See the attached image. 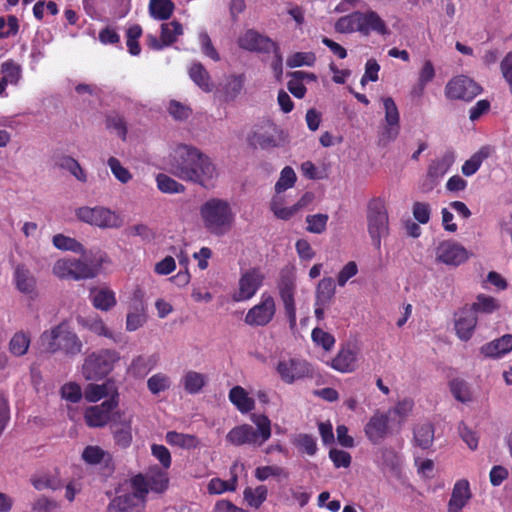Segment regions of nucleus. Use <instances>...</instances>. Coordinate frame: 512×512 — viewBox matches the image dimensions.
Listing matches in <instances>:
<instances>
[{
    "label": "nucleus",
    "instance_id": "nucleus-1",
    "mask_svg": "<svg viewBox=\"0 0 512 512\" xmlns=\"http://www.w3.org/2000/svg\"><path fill=\"white\" fill-rule=\"evenodd\" d=\"M168 171L175 177L210 188L218 177V171L211 158L198 148L179 144L168 157Z\"/></svg>",
    "mask_w": 512,
    "mask_h": 512
},
{
    "label": "nucleus",
    "instance_id": "nucleus-2",
    "mask_svg": "<svg viewBox=\"0 0 512 512\" xmlns=\"http://www.w3.org/2000/svg\"><path fill=\"white\" fill-rule=\"evenodd\" d=\"M205 230L216 237L228 234L235 225V213L230 203L221 198H210L199 209Z\"/></svg>",
    "mask_w": 512,
    "mask_h": 512
},
{
    "label": "nucleus",
    "instance_id": "nucleus-3",
    "mask_svg": "<svg viewBox=\"0 0 512 512\" xmlns=\"http://www.w3.org/2000/svg\"><path fill=\"white\" fill-rule=\"evenodd\" d=\"M250 424H241L232 428L226 435V441L233 446L261 447L271 437V420L264 414H252Z\"/></svg>",
    "mask_w": 512,
    "mask_h": 512
},
{
    "label": "nucleus",
    "instance_id": "nucleus-4",
    "mask_svg": "<svg viewBox=\"0 0 512 512\" xmlns=\"http://www.w3.org/2000/svg\"><path fill=\"white\" fill-rule=\"evenodd\" d=\"M120 359L114 350L103 349L93 352L86 359L82 367V373L86 380H98L105 377Z\"/></svg>",
    "mask_w": 512,
    "mask_h": 512
},
{
    "label": "nucleus",
    "instance_id": "nucleus-5",
    "mask_svg": "<svg viewBox=\"0 0 512 512\" xmlns=\"http://www.w3.org/2000/svg\"><path fill=\"white\" fill-rule=\"evenodd\" d=\"M368 233L373 246L380 251L381 239L389 234V219L382 201L376 199L369 203L367 210Z\"/></svg>",
    "mask_w": 512,
    "mask_h": 512
},
{
    "label": "nucleus",
    "instance_id": "nucleus-6",
    "mask_svg": "<svg viewBox=\"0 0 512 512\" xmlns=\"http://www.w3.org/2000/svg\"><path fill=\"white\" fill-rule=\"evenodd\" d=\"M75 215L80 221L101 229L119 228L123 224L118 214L103 206H82L76 210Z\"/></svg>",
    "mask_w": 512,
    "mask_h": 512
},
{
    "label": "nucleus",
    "instance_id": "nucleus-7",
    "mask_svg": "<svg viewBox=\"0 0 512 512\" xmlns=\"http://www.w3.org/2000/svg\"><path fill=\"white\" fill-rule=\"evenodd\" d=\"M279 295L284 305V311L289 320L291 330L296 327V307H295V276L290 271H282L278 283Z\"/></svg>",
    "mask_w": 512,
    "mask_h": 512
},
{
    "label": "nucleus",
    "instance_id": "nucleus-8",
    "mask_svg": "<svg viewBox=\"0 0 512 512\" xmlns=\"http://www.w3.org/2000/svg\"><path fill=\"white\" fill-rule=\"evenodd\" d=\"M118 393L99 405L90 406L85 410L84 419L89 427L100 428L112 423L113 410L118 406Z\"/></svg>",
    "mask_w": 512,
    "mask_h": 512
},
{
    "label": "nucleus",
    "instance_id": "nucleus-9",
    "mask_svg": "<svg viewBox=\"0 0 512 512\" xmlns=\"http://www.w3.org/2000/svg\"><path fill=\"white\" fill-rule=\"evenodd\" d=\"M482 91L473 79L459 75L451 79L445 87V95L449 99L471 101Z\"/></svg>",
    "mask_w": 512,
    "mask_h": 512
},
{
    "label": "nucleus",
    "instance_id": "nucleus-10",
    "mask_svg": "<svg viewBox=\"0 0 512 512\" xmlns=\"http://www.w3.org/2000/svg\"><path fill=\"white\" fill-rule=\"evenodd\" d=\"M275 312L274 298L270 294L264 293L260 303L247 312L244 321L250 326H265L273 319Z\"/></svg>",
    "mask_w": 512,
    "mask_h": 512
},
{
    "label": "nucleus",
    "instance_id": "nucleus-11",
    "mask_svg": "<svg viewBox=\"0 0 512 512\" xmlns=\"http://www.w3.org/2000/svg\"><path fill=\"white\" fill-rule=\"evenodd\" d=\"M276 370L282 381L287 384H292L299 379L313 376V370L310 364L300 359L281 360L277 364Z\"/></svg>",
    "mask_w": 512,
    "mask_h": 512
},
{
    "label": "nucleus",
    "instance_id": "nucleus-12",
    "mask_svg": "<svg viewBox=\"0 0 512 512\" xmlns=\"http://www.w3.org/2000/svg\"><path fill=\"white\" fill-rule=\"evenodd\" d=\"M13 284L19 293L31 301H34L39 295L37 279L25 264L19 263L14 266Z\"/></svg>",
    "mask_w": 512,
    "mask_h": 512
},
{
    "label": "nucleus",
    "instance_id": "nucleus-13",
    "mask_svg": "<svg viewBox=\"0 0 512 512\" xmlns=\"http://www.w3.org/2000/svg\"><path fill=\"white\" fill-rule=\"evenodd\" d=\"M115 444L123 449L132 442V415L123 411H115L110 425Z\"/></svg>",
    "mask_w": 512,
    "mask_h": 512
},
{
    "label": "nucleus",
    "instance_id": "nucleus-14",
    "mask_svg": "<svg viewBox=\"0 0 512 512\" xmlns=\"http://www.w3.org/2000/svg\"><path fill=\"white\" fill-rule=\"evenodd\" d=\"M436 260L451 266H459L469 258L468 251L455 241H443L436 248Z\"/></svg>",
    "mask_w": 512,
    "mask_h": 512
},
{
    "label": "nucleus",
    "instance_id": "nucleus-15",
    "mask_svg": "<svg viewBox=\"0 0 512 512\" xmlns=\"http://www.w3.org/2000/svg\"><path fill=\"white\" fill-rule=\"evenodd\" d=\"M263 280L264 275L257 268L245 272L239 280V289L233 295V300L240 302L252 298L261 287Z\"/></svg>",
    "mask_w": 512,
    "mask_h": 512
},
{
    "label": "nucleus",
    "instance_id": "nucleus-16",
    "mask_svg": "<svg viewBox=\"0 0 512 512\" xmlns=\"http://www.w3.org/2000/svg\"><path fill=\"white\" fill-rule=\"evenodd\" d=\"M382 102L385 111L386 123L382 132V137L388 141H393L400 133V114L393 98L383 97Z\"/></svg>",
    "mask_w": 512,
    "mask_h": 512
},
{
    "label": "nucleus",
    "instance_id": "nucleus-17",
    "mask_svg": "<svg viewBox=\"0 0 512 512\" xmlns=\"http://www.w3.org/2000/svg\"><path fill=\"white\" fill-rule=\"evenodd\" d=\"M238 45L242 49L248 51L269 53L271 52L272 48L275 47L276 43L269 37L264 36L253 29H250L239 37Z\"/></svg>",
    "mask_w": 512,
    "mask_h": 512
},
{
    "label": "nucleus",
    "instance_id": "nucleus-18",
    "mask_svg": "<svg viewBox=\"0 0 512 512\" xmlns=\"http://www.w3.org/2000/svg\"><path fill=\"white\" fill-rule=\"evenodd\" d=\"M358 349L354 344L347 343L341 347L331 360V367L341 373L353 372L357 367Z\"/></svg>",
    "mask_w": 512,
    "mask_h": 512
},
{
    "label": "nucleus",
    "instance_id": "nucleus-19",
    "mask_svg": "<svg viewBox=\"0 0 512 512\" xmlns=\"http://www.w3.org/2000/svg\"><path fill=\"white\" fill-rule=\"evenodd\" d=\"M277 132V127L273 124L257 128L248 135V144L253 148L262 149L277 147L279 145L276 138Z\"/></svg>",
    "mask_w": 512,
    "mask_h": 512
},
{
    "label": "nucleus",
    "instance_id": "nucleus-20",
    "mask_svg": "<svg viewBox=\"0 0 512 512\" xmlns=\"http://www.w3.org/2000/svg\"><path fill=\"white\" fill-rule=\"evenodd\" d=\"M477 315L473 309L468 307L462 308L455 314V331L457 336L464 341H468L474 332L477 324Z\"/></svg>",
    "mask_w": 512,
    "mask_h": 512
},
{
    "label": "nucleus",
    "instance_id": "nucleus-21",
    "mask_svg": "<svg viewBox=\"0 0 512 512\" xmlns=\"http://www.w3.org/2000/svg\"><path fill=\"white\" fill-rule=\"evenodd\" d=\"M359 17V32L362 35H369L371 32H376L380 35H388L389 29L385 22L375 11L360 12Z\"/></svg>",
    "mask_w": 512,
    "mask_h": 512
},
{
    "label": "nucleus",
    "instance_id": "nucleus-22",
    "mask_svg": "<svg viewBox=\"0 0 512 512\" xmlns=\"http://www.w3.org/2000/svg\"><path fill=\"white\" fill-rule=\"evenodd\" d=\"M388 416L375 413L365 425V434L373 444H379L388 433Z\"/></svg>",
    "mask_w": 512,
    "mask_h": 512
},
{
    "label": "nucleus",
    "instance_id": "nucleus-23",
    "mask_svg": "<svg viewBox=\"0 0 512 512\" xmlns=\"http://www.w3.org/2000/svg\"><path fill=\"white\" fill-rule=\"evenodd\" d=\"M144 500L134 493H127L115 497L108 505L110 512H141L144 508Z\"/></svg>",
    "mask_w": 512,
    "mask_h": 512
},
{
    "label": "nucleus",
    "instance_id": "nucleus-24",
    "mask_svg": "<svg viewBox=\"0 0 512 512\" xmlns=\"http://www.w3.org/2000/svg\"><path fill=\"white\" fill-rule=\"evenodd\" d=\"M512 351V334H505L480 347V353L487 358H500Z\"/></svg>",
    "mask_w": 512,
    "mask_h": 512
},
{
    "label": "nucleus",
    "instance_id": "nucleus-25",
    "mask_svg": "<svg viewBox=\"0 0 512 512\" xmlns=\"http://www.w3.org/2000/svg\"><path fill=\"white\" fill-rule=\"evenodd\" d=\"M469 482L465 479L455 483L448 503L449 512H459L470 498Z\"/></svg>",
    "mask_w": 512,
    "mask_h": 512
},
{
    "label": "nucleus",
    "instance_id": "nucleus-26",
    "mask_svg": "<svg viewBox=\"0 0 512 512\" xmlns=\"http://www.w3.org/2000/svg\"><path fill=\"white\" fill-rule=\"evenodd\" d=\"M90 299L93 303V306L96 309H99L102 311H109L117 303L115 293L106 287L105 288H92L90 290Z\"/></svg>",
    "mask_w": 512,
    "mask_h": 512
},
{
    "label": "nucleus",
    "instance_id": "nucleus-27",
    "mask_svg": "<svg viewBox=\"0 0 512 512\" xmlns=\"http://www.w3.org/2000/svg\"><path fill=\"white\" fill-rule=\"evenodd\" d=\"M158 362L157 355H140L132 360L128 372L135 378H144Z\"/></svg>",
    "mask_w": 512,
    "mask_h": 512
},
{
    "label": "nucleus",
    "instance_id": "nucleus-28",
    "mask_svg": "<svg viewBox=\"0 0 512 512\" xmlns=\"http://www.w3.org/2000/svg\"><path fill=\"white\" fill-rule=\"evenodd\" d=\"M454 160V154L450 151L444 153L440 158L433 160L428 167V177L433 182L438 181L447 173Z\"/></svg>",
    "mask_w": 512,
    "mask_h": 512
},
{
    "label": "nucleus",
    "instance_id": "nucleus-29",
    "mask_svg": "<svg viewBox=\"0 0 512 512\" xmlns=\"http://www.w3.org/2000/svg\"><path fill=\"white\" fill-rule=\"evenodd\" d=\"M336 293V286L332 277H326L318 282L315 291V301L319 305H330Z\"/></svg>",
    "mask_w": 512,
    "mask_h": 512
},
{
    "label": "nucleus",
    "instance_id": "nucleus-30",
    "mask_svg": "<svg viewBox=\"0 0 512 512\" xmlns=\"http://www.w3.org/2000/svg\"><path fill=\"white\" fill-rule=\"evenodd\" d=\"M63 326L58 325L49 331H45L40 336V343L43 351L55 353L60 350Z\"/></svg>",
    "mask_w": 512,
    "mask_h": 512
},
{
    "label": "nucleus",
    "instance_id": "nucleus-31",
    "mask_svg": "<svg viewBox=\"0 0 512 512\" xmlns=\"http://www.w3.org/2000/svg\"><path fill=\"white\" fill-rule=\"evenodd\" d=\"M229 400L241 413H248L255 406V401L248 396V393L241 386H235L230 390Z\"/></svg>",
    "mask_w": 512,
    "mask_h": 512
},
{
    "label": "nucleus",
    "instance_id": "nucleus-32",
    "mask_svg": "<svg viewBox=\"0 0 512 512\" xmlns=\"http://www.w3.org/2000/svg\"><path fill=\"white\" fill-rule=\"evenodd\" d=\"M55 166L60 169L67 170L71 173L78 181L86 182L87 175L79 162L71 156L61 155L55 158Z\"/></svg>",
    "mask_w": 512,
    "mask_h": 512
},
{
    "label": "nucleus",
    "instance_id": "nucleus-33",
    "mask_svg": "<svg viewBox=\"0 0 512 512\" xmlns=\"http://www.w3.org/2000/svg\"><path fill=\"white\" fill-rule=\"evenodd\" d=\"M117 393L114 385L110 382L99 384L90 383L84 390V396L89 402H97L106 396H112Z\"/></svg>",
    "mask_w": 512,
    "mask_h": 512
},
{
    "label": "nucleus",
    "instance_id": "nucleus-34",
    "mask_svg": "<svg viewBox=\"0 0 512 512\" xmlns=\"http://www.w3.org/2000/svg\"><path fill=\"white\" fill-rule=\"evenodd\" d=\"M189 76L193 82L204 92H211L213 84L210 81L208 71L201 63H194L189 68Z\"/></svg>",
    "mask_w": 512,
    "mask_h": 512
},
{
    "label": "nucleus",
    "instance_id": "nucleus-35",
    "mask_svg": "<svg viewBox=\"0 0 512 512\" xmlns=\"http://www.w3.org/2000/svg\"><path fill=\"white\" fill-rule=\"evenodd\" d=\"M243 75H230L225 79L222 85L221 92H223L225 101H233L240 94L244 86Z\"/></svg>",
    "mask_w": 512,
    "mask_h": 512
},
{
    "label": "nucleus",
    "instance_id": "nucleus-36",
    "mask_svg": "<svg viewBox=\"0 0 512 512\" xmlns=\"http://www.w3.org/2000/svg\"><path fill=\"white\" fill-rule=\"evenodd\" d=\"M175 5L171 0H150L149 13L156 20H167L173 14Z\"/></svg>",
    "mask_w": 512,
    "mask_h": 512
},
{
    "label": "nucleus",
    "instance_id": "nucleus-37",
    "mask_svg": "<svg viewBox=\"0 0 512 512\" xmlns=\"http://www.w3.org/2000/svg\"><path fill=\"white\" fill-rule=\"evenodd\" d=\"M146 478L151 491L162 493L168 487L169 479L167 473L158 467L151 468L146 474Z\"/></svg>",
    "mask_w": 512,
    "mask_h": 512
},
{
    "label": "nucleus",
    "instance_id": "nucleus-38",
    "mask_svg": "<svg viewBox=\"0 0 512 512\" xmlns=\"http://www.w3.org/2000/svg\"><path fill=\"white\" fill-rule=\"evenodd\" d=\"M72 263L73 280L90 279L97 275V266L88 263L87 260L72 258Z\"/></svg>",
    "mask_w": 512,
    "mask_h": 512
},
{
    "label": "nucleus",
    "instance_id": "nucleus-39",
    "mask_svg": "<svg viewBox=\"0 0 512 512\" xmlns=\"http://www.w3.org/2000/svg\"><path fill=\"white\" fill-rule=\"evenodd\" d=\"M165 439L168 444L184 449L196 448L199 445V440L194 435L178 433L176 431L167 432Z\"/></svg>",
    "mask_w": 512,
    "mask_h": 512
},
{
    "label": "nucleus",
    "instance_id": "nucleus-40",
    "mask_svg": "<svg viewBox=\"0 0 512 512\" xmlns=\"http://www.w3.org/2000/svg\"><path fill=\"white\" fill-rule=\"evenodd\" d=\"M414 440L422 449L429 448L434 440L433 425L430 423L417 425L414 429Z\"/></svg>",
    "mask_w": 512,
    "mask_h": 512
},
{
    "label": "nucleus",
    "instance_id": "nucleus-41",
    "mask_svg": "<svg viewBox=\"0 0 512 512\" xmlns=\"http://www.w3.org/2000/svg\"><path fill=\"white\" fill-rule=\"evenodd\" d=\"M156 183L158 189L162 193L179 194L185 191V186L183 184L163 173L156 176Z\"/></svg>",
    "mask_w": 512,
    "mask_h": 512
},
{
    "label": "nucleus",
    "instance_id": "nucleus-42",
    "mask_svg": "<svg viewBox=\"0 0 512 512\" xmlns=\"http://www.w3.org/2000/svg\"><path fill=\"white\" fill-rule=\"evenodd\" d=\"M145 322V308L141 302H138L137 305L133 308V310H130L127 314L126 330L135 331L138 328L142 327Z\"/></svg>",
    "mask_w": 512,
    "mask_h": 512
},
{
    "label": "nucleus",
    "instance_id": "nucleus-43",
    "mask_svg": "<svg viewBox=\"0 0 512 512\" xmlns=\"http://www.w3.org/2000/svg\"><path fill=\"white\" fill-rule=\"evenodd\" d=\"M60 350L65 351L66 354L76 355L81 352L82 343L78 336L63 327L62 339Z\"/></svg>",
    "mask_w": 512,
    "mask_h": 512
},
{
    "label": "nucleus",
    "instance_id": "nucleus-44",
    "mask_svg": "<svg viewBox=\"0 0 512 512\" xmlns=\"http://www.w3.org/2000/svg\"><path fill=\"white\" fill-rule=\"evenodd\" d=\"M182 33V25L176 20L161 25V40L167 46L173 44Z\"/></svg>",
    "mask_w": 512,
    "mask_h": 512
},
{
    "label": "nucleus",
    "instance_id": "nucleus-45",
    "mask_svg": "<svg viewBox=\"0 0 512 512\" xmlns=\"http://www.w3.org/2000/svg\"><path fill=\"white\" fill-rule=\"evenodd\" d=\"M31 482L34 488L39 491L43 489L57 490L63 485L57 476L51 474L33 476Z\"/></svg>",
    "mask_w": 512,
    "mask_h": 512
},
{
    "label": "nucleus",
    "instance_id": "nucleus-46",
    "mask_svg": "<svg viewBox=\"0 0 512 512\" xmlns=\"http://www.w3.org/2000/svg\"><path fill=\"white\" fill-rule=\"evenodd\" d=\"M29 345L30 337L26 333L20 331L15 333L11 338L9 342V349L13 355L20 357L27 353Z\"/></svg>",
    "mask_w": 512,
    "mask_h": 512
},
{
    "label": "nucleus",
    "instance_id": "nucleus-47",
    "mask_svg": "<svg viewBox=\"0 0 512 512\" xmlns=\"http://www.w3.org/2000/svg\"><path fill=\"white\" fill-rule=\"evenodd\" d=\"M490 152L488 148H482L475 153L470 159H468L462 166V173L465 176H471L477 172L480 168L484 159L489 156Z\"/></svg>",
    "mask_w": 512,
    "mask_h": 512
},
{
    "label": "nucleus",
    "instance_id": "nucleus-48",
    "mask_svg": "<svg viewBox=\"0 0 512 512\" xmlns=\"http://www.w3.org/2000/svg\"><path fill=\"white\" fill-rule=\"evenodd\" d=\"M359 17L358 11L353 12L349 15L343 16L335 23V29L340 33H352L359 32Z\"/></svg>",
    "mask_w": 512,
    "mask_h": 512
},
{
    "label": "nucleus",
    "instance_id": "nucleus-49",
    "mask_svg": "<svg viewBox=\"0 0 512 512\" xmlns=\"http://www.w3.org/2000/svg\"><path fill=\"white\" fill-rule=\"evenodd\" d=\"M53 244L60 250H69L75 253H83L84 247L74 238L64 236L63 234H57L53 237Z\"/></svg>",
    "mask_w": 512,
    "mask_h": 512
},
{
    "label": "nucleus",
    "instance_id": "nucleus-50",
    "mask_svg": "<svg viewBox=\"0 0 512 512\" xmlns=\"http://www.w3.org/2000/svg\"><path fill=\"white\" fill-rule=\"evenodd\" d=\"M205 385V377L203 374L189 371L184 376V388L190 394L198 393Z\"/></svg>",
    "mask_w": 512,
    "mask_h": 512
},
{
    "label": "nucleus",
    "instance_id": "nucleus-51",
    "mask_svg": "<svg viewBox=\"0 0 512 512\" xmlns=\"http://www.w3.org/2000/svg\"><path fill=\"white\" fill-rule=\"evenodd\" d=\"M327 214H314L306 216L307 228L306 230L310 233L321 234L326 230L327 222H328Z\"/></svg>",
    "mask_w": 512,
    "mask_h": 512
},
{
    "label": "nucleus",
    "instance_id": "nucleus-52",
    "mask_svg": "<svg viewBox=\"0 0 512 512\" xmlns=\"http://www.w3.org/2000/svg\"><path fill=\"white\" fill-rule=\"evenodd\" d=\"M469 309H473L475 311V315H477V312L482 313H492L495 310L499 308V304L497 303L496 299L490 296L486 295H479L477 297L476 302H474Z\"/></svg>",
    "mask_w": 512,
    "mask_h": 512
},
{
    "label": "nucleus",
    "instance_id": "nucleus-53",
    "mask_svg": "<svg viewBox=\"0 0 512 512\" xmlns=\"http://www.w3.org/2000/svg\"><path fill=\"white\" fill-rule=\"evenodd\" d=\"M296 182V174L294 170L286 166L281 171L280 177L275 184V191L277 194L286 191L287 189L293 187Z\"/></svg>",
    "mask_w": 512,
    "mask_h": 512
},
{
    "label": "nucleus",
    "instance_id": "nucleus-54",
    "mask_svg": "<svg viewBox=\"0 0 512 512\" xmlns=\"http://www.w3.org/2000/svg\"><path fill=\"white\" fill-rule=\"evenodd\" d=\"M267 488L263 485L258 486L255 490L247 488L244 491V499L254 508H258L266 500Z\"/></svg>",
    "mask_w": 512,
    "mask_h": 512
},
{
    "label": "nucleus",
    "instance_id": "nucleus-55",
    "mask_svg": "<svg viewBox=\"0 0 512 512\" xmlns=\"http://www.w3.org/2000/svg\"><path fill=\"white\" fill-rule=\"evenodd\" d=\"M167 109L169 114L176 121H185L192 114V109L188 105L177 100H171Z\"/></svg>",
    "mask_w": 512,
    "mask_h": 512
},
{
    "label": "nucleus",
    "instance_id": "nucleus-56",
    "mask_svg": "<svg viewBox=\"0 0 512 512\" xmlns=\"http://www.w3.org/2000/svg\"><path fill=\"white\" fill-rule=\"evenodd\" d=\"M78 322L97 335L108 336L109 332L104 322L99 317H79Z\"/></svg>",
    "mask_w": 512,
    "mask_h": 512
},
{
    "label": "nucleus",
    "instance_id": "nucleus-57",
    "mask_svg": "<svg viewBox=\"0 0 512 512\" xmlns=\"http://www.w3.org/2000/svg\"><path fill=\"white\" fill-rule=\"evenodd\" d=\"M107 164L112 174L121 183L126 184L132 179V175L129 170L123 167L121 162L116 157H110Z\"/></svg>",
    "mask_w": 512,
    "mask_h": 512
},
{
    "label": "nucleus",
    "instance_id": "nucleus-58",
    "mask_svg": "<svg viewBox=\"0 0 512 512\" xmlns=\"http://www.w3.org/2000/svg\"><path fill=\"white\" fill-rule=\"evenodd\" d=\"M149 391L156 395L170 387V378L162 373L151 376L147 381Z\"/></svg>",
    "mask_w": 512,
    "mask_h": 512
},
{
    "label": "nucleus",
    "instance_id": "nucleus-59",
    "mask_svg": "<svg viewBox=\"0 0 512 512\" xmlns=\"http://www.w3.org/2000/svg\"><path fill=\"white\" fill-rule=\"evenodd\" d=\"M316 60L312 52H296L287 59V66L290 68L300 66H312Z\"/></svg>",
    "mask_w": 512,
    "mask_h": 512
},
{
    "label": "nucleus",
    "instance_id": "nucleus-60",
    "mask_svg": "<svg viewBox=\"0 0 512 512\" xmlns=\"http://www.w3.org/2000/svg\"><path fill=\"white\" fill-rule=\"evenodd\" d=\"M106 127L114 130L121 139H126L127 126L123 116L116 113L108 115L106 117Z\"/></svg>",
    "mask_w": 512,
    "mask_h": 512
},
{
    "label": "nucleus",
    "instance_id": "nucleus-61",
    "mask_svg": "<svg viewBox=\"0 0 512 512\" xmlns=\"http://www.w3.org/2000/svg\"><path fill=\"white\" fill-rule=\"evenodd\" d=\"M236 483V476H233L229 481L214 478L208 484V491L210 494H221L225 491H234L236 489Z\"/></svg>",
    "mask_w": 512,
    "mask_h": 512
},
{
    "label": "nucleus",
    "instance_id": "nucleus-62",
    "mask_svg": "<svg viewBox=\"0 0 512 512\" xmlns=\"http://www.w3.org/2000/svg\"><path fill=\"white\" fill-rule=\"evenodd\" d=\"M72 258H63L55 262L52 272L60 279H73Z\"/></svg>",
    "mask_w": 512,
    "mask_h": 512
},
{
    "label": "nucleus",
    "instance_id": "nucleus-63",
    "mask_svg": "<svg viewBox=\"0 0 512 512\" xmlns=\"http://www.w3.org/2000/svg\"><path fill=\"white\" fill-rule=\"evenodd\" d=\"M1 72L3 74L2 79L6 83H16L21 74V69L18 64L13 61H6L1 65Z\"/></svg>",
    "mask_w": 512,
    "mask_h": 512
},
{
    "label": "nucleus",
    "instance_id": "nucleus-64",
    "mask_svg": "<svg viewBox=\"0 0 512 512\" xmlns=\"http://www.w3.org/2000/svg\"><path fill=\"white\" fill-rule=\"evenodd\" d=\"M450 390L453 396L462 403L468 402L471 399L468 384L463 380H452L450 383Z\"/></svg>",
    "mask_w": 512,
    "mask_h": 512
}]
</instances>
